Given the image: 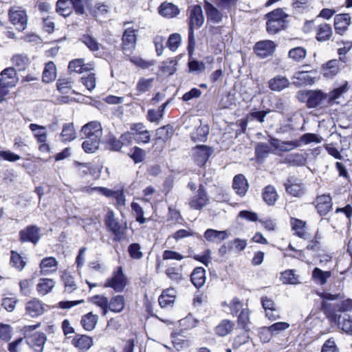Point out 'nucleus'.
Wrapping results in <instances>:
<instances>
[{"label": "nucleus", "mask_w": 352, "mask_h": 352, "mask_svg": "<svg viewBox=\"0 0 352 352\" xmlns=\"http://www.w3.org/2000/svg\"><path fill=\"white\" fill-rule=\"evenodd\" d=\"M126 285V278L122 267H119L118 270L113 273V277L107 280L105 287H111L116 292H121L124 289Z\"/></svg>", "instance_id": "nucleus-19"}, {"label": "nucleus", "mask_w": 352, "mask_h": 352, "mask_svg": "<svg viewBox=\"0 0 352 352\" xmlns=\"http://www.w3.org/2000/svg\"><path fill=\"white\" fill-rule=\"evenodd\" d=\"M9 17L17 30L23 31L26 28L28 19L24 10H21L19 8H12L9 10Z\"/></svg>", "instance_id": "nucleus-9"}, {"label": "nucleus", "mask_w": 352, "mask_h": 352, "mask_svg": "<svg viewBox=\"0 0 352 352\" xmlns=\"http://www.w3.org/2000/svg\"><path fill=\"white\" fill-rule=\"evenodd\" d=\"M82 147L86 153H93L99 147L100 140L95 138H85Z\"/></svg>", "instance_id": "nucleus-63"}, {"label": "nucleus", "mask_w": 352, "mask_h": 352, "mask_svg": "<svg viewBox=\"0 0 352 352\" xmlns=\"http://www.w3.org/2000/svg\"><path fill=\"white\" fill-rule=\"evenodd\" d=\"M174 129L172 126L167 124L155 130V142L165 143L173 135Z\"/></svg>", "instance_id": "nucleus-39"}, {"label": "nucleus", "mask_w": 352, "mask_h": 352, "mask_svg": "<svg viewBox=\"0 0 352 352\" xmlns=\"http://www.w3.org/2000/svg\"><path fill=\"white\" fill-rule=\"evenodd\" d=\"M56 76V67L53 62H49L45 65L43 72V80L45 82H50L55 80Z\"/></svg>", "instance_id": "nucleus-48"}, {"label": "nucleus", "mask_w": 352, "mask_h": 352, "mask_svg": "<svg viewBox=\"0 0 352 352\" xmlns=\"http://www.w3.org/2000/svg\"><path fill=\"white\" fill-rule=\"evenodd\" d=\"M312 204L320 217L327 214L333 208V201L330 194L317 195Z\"/></svg>", "instance_id": "nucleus-8"}, {"label": "nucleus", "mask_w": 352, "mask_h": 352, "mask_svg": "<svg viewBox=\"0 0 352 352\" xmlns=\"http://www.w3.org/2000/svg\"><path fill=\"white\" fill-rule=\"evenodd\" d=\"M89 301L98 307H100L102 310V314L105 316L108 312L109 300L108 298L104 296L96 295L91 297Z\"/></svg>", "instance_id": "nucleus-57"}, {"label": "nucleus", "mask_w": 352, "mask_h": 352, "mask_svg": "<svg viewBox=\"0 0 352 352\" xmlns=\"http://www.w3.org/2000/svg\"><path fill=\"white\" fill-rule=\"evenodd\" d=\"M102 130L100 122L92 121L84 125L81 129L82 138H95L100 140Z\"/></svg>", "instance_id": "nucleus-18"}, {"label": "nucleus", "mask_w": 352, "mask_h": 352, "mask_svg": "<svg viewBox=\"0 0 352 352\" xmlns=\"http://www.w3.org/2000/svg\"><path fill=\"white\" fill-rule=\"evenodd\" d=\"M242 331L236 335L232 342V346L234 349H237L242 345L248 343L250 340V329H241Z\"/></svg>", "instance_id": "nucleus-46"}, {"label": "nucleus", "mask_w": 352, "mask_h": 352, "mask_svg": "<svg viewBox=\"0 0 352 352\" xmlns=\"http://www.w3.org/2000/svg\"><path fill=\"white\" fill-rule=\"evenodd\" d=\"M124 307V298L122 296L117 295L109 302L108 310L113 312H120Z\"/></svg>", "instance_id": "nucleus-52"}, {"label": "nucleus", "mask_w": 352, "mask_h": 352, "mask_svg": "<svg viewBox=\"0 0 352 352\" xmlns=\"http://www.w3.org/2000/svg\"><path fill=\"white\" fill-rule=\"evenodd\" d=\"M306 97V106L309 109L316 108L327 100V94L320 89L307 91Z\"/></svg>", "instance_id": "nucleus-16"}, {"label": "nucleus", "mask_w": 352, "mask_h": 352, "mask_svg": "<svg viewBox=\"0 0 352 352\" xmlns=\"http://www.w3.org/2000/svg\"><path fill=\"white\" fill-rule=\"evenodd\" d=\"M289 15L283 8H277L264 15L266 32L269 34H276L285 30L289 26Z\"/></svg>", "instance_id": "nucleus-3"}, {"label": "nucleus", "mask_w": 352, "mask_h": 352, "mask_svg": "<svg viewBox=\"0 0 352 352\" xmlns=\"http://www.w3.org/2000/svg\"><path fill=\"white\" fill-rule=\"evenodd\" d=\"M84 191L91 192L93 191L98 192L104 196L116 199L117 204L120 206L125 205V196L122 190H112L105 187H94L90 189L85 188Z\"/></svg>", "instance_id": "nucleus-15"}, {"label": "nucleus", "mask_w": 352, "mask_h": 352, "mask_svg": "<svg viewBox=\"0 0 352 352\" xmlns=\"http://www.w3.org/2000/svg\"><path fill=\"white\" fill-rule=\"evenodd\" d=\"M61 138L63 142H70L76 138V132L72 123H67L63 125Z\"/></svg>", "instance_id": "nucleus-58"}, {"label": "nucleus", "mask_w": 352, "mask_h": 352, "mask_svg": "<svg viewBox=\"0 0 352 352\" xmlns=\"http://www.w3.org/2000/svg\"><path fill=\"white\" fill-rule=\"evenodd\" d=\"M98 316L97 315H94L91 312H89L82 318L81 324L85 330L91 331L95 328L98 322Z\"/></svg>", "instance_id": "nucleus-50"}, {"label": "nucleus", "mask_w": 352, "mask_h": 352, "mask_svg": "<svg viewBox=\"0 0 352 352\" xmlns=\"http://www.w3.org/2000/svg\"><path fill=\"white\" fill-rule=\"evenodd\" d=\"M10 264L12 267L16 268L18 271L21 272L24 269L26 265V262L23 259V258L18 252L12 250L10 252Z\"/></svg>", "instance_id": "nucleus-53"}, {"label": "nucleus", "mask_w": 352, "mask_h": 352, "mask_svg": "<svg viewBox=\"0 0 352 352\" xmlns=\"http://www.w3.org/2000/svg\"><path fill=\"white\" fill-rule=\"evenodd\" d=\"M280 280L283 284H296L298 282V276L294 270H286L280 273Z\"/></svg>", "instance_id": "nucleus-56"}, {"label": "nucleus", "mask_w": 352, "mask_h": 352, "mask_svg": "<svg viewBox=\"0 0 352 352\" xmlns=\"http://www.w3.org/2000/svg\"><path fill=\"white\" fill-rule=\"evenodd\" d=\"M158 12L164 17L172 19L179 14L180 10L176 5L165 1L158 8Z\"/></svg>", "instance_id": "nucleus-36"}, {"label": "nucleus", "mask_w": 352, "mask_h": 352, "mask_svg": "<svg viewBox=\"0 0 352 352\" xmlns=\"http://www.w3.org/2000/svg\"><path fill=\"white\" fill-rule=\"evenodd\" d=\"M331 276V271H323L318 267H315L311 274L313 281L320 285H324Z\"/></svg>", "instance_id": "nucleus-43"}, {"label": "nucleus", "mask_w": 352, "mask_h": 352, "mask_svg": "<svg viewBox=\"0 0 352 352\" xmlns=\"http://www.w3.org/2000/svg\"><path fill=\"white\" fill-rule=\"evenodd\" d=\"M189 236H195L197 239H201L202 236L199 233L193 232L190 229L189 230H185V229H180L175 232L172 234V237L175 241H179L180 239L189 237Z\"/></svg>", "instance_id": "nucleus-61"}, {"label": "nucleus", "mask_w": 352, "mask_h": 352, "mask_svg": "<svg viewBox=\"0 0 352 352\" xmlns=\"http://www.w3.org/2000/svg\"><path fill=\"white\" fill-rule=\"evenodd\" d=\"M232 188L240 197H244L249 188V184L243 174L235 175L232 181Z\"/></svg>", "instance_id": "nucleus-27"}, {"label": "nucleus", "mask_w": 352, "mask_h": 352, "mask_svg": "<svg viewBox=\"0 0 352 352\" xmlns=\"http://www.w3.org/2000/svg\"><path fill=\"white\" fill-rule=\"evenodd\" d=\"M289 223L295 236L302 239H307L308 233L306 230L307 222L305 221L296 217H290Z\"/></svg>", "instance_id": "nucleus-26"}, {"label": "nucleus", "mask_w": 352, "mask_h": 352, "mask_svg": "<svg viewBox=\"0 0 352 352\" xmlns=\"http://www.w3.org/2000/svg\"><path fill=\"white\" fill-rule=\"evenodd\" d=\"M155 272L158 274H164L172 282L175 283H181L184 279L183 265L168 264L164 261H156Z\"/></svg>", "instance_id": "nucleus-5"}, {"label": "nucleus", "mask_w": 352, "mask_h": 352, "mask_svg": "<svg viewBox=\"0 0 352 352\" xmlns=\"http://www.w3.org/2000/svg\"><path fill=\"white\" fill-rule=\"evenodd\" d=\"M209 197L203 184L198 187L197 195L192 196L189 201V206L194 210H201L209 204Z\"/></svg>", "instance_id": "nucleus-10"}, {"label": "nucleus", "mask_w": 352, "mask_h": 352, "mask_svg": "<svg viewBox=\"0 0 352 352\" xmlns=\"http://www.w3.org/2000/svg\"><path fill=\"white\" fill-rule=\"evenodd\" d=\"M346 66V65L341 63L337 58H333L322 64L321 74L325 79L332 80Z\"/></svg>", "instance_id": "nucleus-7"}, {"label": "nucleus", "mask_w": 352, "mask_h": 352, "mask_svg": "<svg viewBox=\"0 0 352 352\" xmlns=\"http://www.w3.org/2000/svg\"><path fill=\"white\" fill-rule=\"evenodd\" d=\"M251 311L248 305L245 306L244 309L241 310L237 316L236 323L239 329H250L249 325L251 324L250 321Z\"/></svg>", "instance_id": "nucleus-45"}, {"label": "nucleus", "mask_w": 352, "mask_h": 352, "mask_svg": "<svg viewBox=\"0 0 352 352\" xmlns=\"http://www.w3.org/2000/svg\"><path fill=\"white\" fill-rule=\"evenodd\" d=\"M193 160L199 167L205 166L212 153V149L207 145H197L194 147Z\"/></svg>", "instance_id": "nucleus-14"}, {"label": "nucleus", "mask_w": 352, "mask_h": 352, "mask_svg": "<svg viewBox=\"0 0 352 352\" xmlns=\"http://www.w3.org/2000/svg\"><path fill=\"white\" fill-rule=\"evenodd\" d=\"M351 23V17L349 13H340L334 16L333 28L335 33L343 36Z\"/></svg>", "instance_id": "nucleus-12"}, {"label": "nucleus", "mask_w": 352, "mask_h": 352, "mask_svg": "<svg viewBox=\"0 0 352 352\" xmlns=\"http://www.w3.org/2000/svg\"><path fill=\"white\" fill-rule=\"evenodd\" d=\"M0 81L9 87H14L19 81L16 72L12 67L4 69L0 74Z\"/></svg>", "instance_id": "nucleus-28"}, {"label": "nucleus", "mask_w": 352, "mask_h": 352, "mask_svg": "<svg viewBox=\"0 0 352 352\" xmlns=\"http://www.w3.org/2000/svg\"><path fill=\"white\" fill-rule=\"evenodd\" d=\"M204 236L208 242L219 243L228 237V233L226 230L219 231L209 228L205 231Z\"/></svg>", "instance_id": "nucleus-37"}, {"label": "nucleus", "mask_w": 352, "mask_h": 352, "mask_svg": "<svg viewBox=\"0 0 352 352\" xmlns=\"http://www.w3.org/2000/svg\"><path fill=\"white\" fill-rule=\"evenodd\" d=\"M62 280L64 283L65 292L72 293L78 289L74 277L69 274L65 272L62 276Z\"/></svg>", "instance_id": "nucleus-59"}, {"label": "nucleus", "mask_w": 352, "mask_h": 352, "mask_svg": "<svg viewBox=\"0 0 352 352\" xmlns=\"http://www.w3.org/2000/svg\"><path fill=\"white\" fill-rule=\"evenodd\" d=\"M58 262L54 257H45L40 263L39 267L41 274L46 276L51 273L56 272L57 270Z\"/></svg>", "instance_id": "nucleus-35"}, {"label": "nucleus", "mask_w": 352, "mask_h": 352, "mask_svg": "<svg viewBox=\"0 0 352 352\" xmlns=\"http://www.w3.org/2000/svg\"><path fill=\"white\" fill-rule=\"evenodd\" d=\"M91 52H97L100 50V44L97 40L89 34H83L80 38Z\"/></svg>", "instance_id": "nucleus-60"}, {"label": "nucleus", "mask_w": 352, "mask_h": 352, "mask_svg": "<svg viewBox=\"0 0 352 352\" xmlns=\"http://www.w3.org/2000/svg\"><path fill=\"white\" fill-rule=\"evenodd\" d=\"M307 56V51L302 46L293 47L288 52V58L296 63H302Z\"/></svg>", "instance_id": "nucleus-42"}, {"label": "nucleus", "mask_w": 352, "mask_h": 352, "mask_svg": "<svg viewBox=\"0 0 352 352\" xmlns=\"http://www.w3.org/2000/svg\"><path fill=\"white\" fill-rule=\"evenodd\" d=\"M130 130L133 132L135 140L138 143H147L150 140V133L142 123L131 124Z\"/></svg>", "instance_id": "nucleus-22"}, {"label": "nucleus", "mask_w": 352, "mask_h": 352, "mask_svg": "<svg viewBox=\"0 0 352 352\" xmlns=\"http://www.w3.org/2000/svg\"><path fill=\"white\" fill-rule=\"evenodd\" d=\"M318 295L322 299L320 309L324 314L329 322L338 324L341 320L340 313L350 310L352 308V300L346 299L339 302H330L329 300H336L344 297L340 293L318 292Z\"/></svg>", "instance_id": "nucleus-1"}, {"label": "nucleus", "mask_w": 352, "mask_h": 352, "mask_svg": "<svg viewBox=\"0 0 352 352\" xmlns=\"http://www.w3.org/2000/svg\"><path fill=\"white\" fill-rule=\"evenodd\" d=\"M94 65L92 63H85L83 58H77L69 63L68 69L71 72L83 73L94 69Z\"/></svg>", "instance_id": "nucleus-29"}, {"label": "nucleus", "mask_w": 352, "mask_h": 352, "mask_svg": "<svg viewBox=\"0 0 352 352\" xmlns=\"http://www.w3.org/2000/svg\"><path fill=\"white\" fill-rule=\"evenodd\" d=\"M276 47L274 41L263 40L256 42L253 47V50L258 57L265 58L273 54Z\"/></svg>", "instance_id": "nucleus-11"}, {"label": "nucleus", "mask_w": 352, "mask_h": 352, "mask_svg": "<svg viewBox=\"0 0 352 352\" xmlns=\"http://www.w3.org/2000/svg\"><path fill=\"white\" fill-rule=\"evenodd\" d=\"M320 139L315 133H307L301 135L299 140L284 142L283 144L289 147V149L300 146L302 144H308L312 142L318 143Z\"/></svg>", "instance_id": "nucleus-23"}, {"label": "nucleus", "mask_w": 352, "mask_h": 352, "mask_svg": "<svg viewBox=\"0 0 352 352\" xmlns=\"http://www.w3.org/2000/svg\"><path fill=\"white\" fill-rule=\"evenodd\" d=\"M289 81L285 76H276L268 81L269 88L272 91H280L289 85Z\"/></svg>", "instance_id": "nucleus-38"}, {"label": "nucleus", "mask_w": 352, "mask_h": 352, "mask_svg": "<svg viewBox=\"0 0 352 352\" xmlns=\"http://www.w3.org/2000/svg\"><path fill=\"white\" fill-rule=\"evenodd\" d=\"M176 298V292L172 288L164 289L158 298L159 305L162 308L173 306Z\"/></svg>", "instance_id": "nucleus-34"}, {"label": "nucleus", "mask_w": 352, "mask_h": 352, "mask_svg": "<svg viewBox=\"0 0 352 352\" xmlns=\"http://www.w3.org/2000/svg\"><path fill=\"white\" fill-rule=\"evenodd\" d=\"M261 196L263 201L268 206H274L279 197L276 188L271 184H269L263 188Z\"/></svg>", "instance_id": "nucleus-31"}, {"label": "nucleus", "mask_w": 352, "mask_h": 352, "mask_svg": "<svg viewBox=\"0 0 352 352\" xmlns=\"http://www.w3.org/2000/svg\"><path fill=\"white\" fill-rule=\"evenodd\" d=\"M190 280L197 289L204 287L206 281V271L203 267H195L190 274Z\"/></svg>", "instance_id": "nucleus-24"}, {"label": "nucleus", "mask_w": 352, "mask_h": 352, "mask_svg": "<svg viewBox=\"0 0 352 352\" xmlns=\"http://www.w3.org/2000/svg\"><path fill=\"white\" fill-rule=\"evenodd\" d=\"M286 192L290 196L300 197L305 193L303 184L295 177H289L284 183Z\"/></svg>", "instance_id": "nucleus-13"}, {"label": "nucleus", "mask_w": 352, "mask_h": 352, "mask_svg": "<svg viewBox=\"0 0 352 352\" xmlns=\"http://www.w3.org/2000/svg\"><path fill=\"white\" fill-rule=\"evenodd\" d=\"M72 344L80 352L88 351L93 345V340L86 335H76L72 340Z\"/></svg>", "instance_id": "nucleus-33"}, {"label": "nucleus", "mask_w": 352, "mask_h": 352, "mask_svg": "<svg viewBox=\"0 0 352 352\" xmlns=\"http://www.w3.org/2000/svg\"><path fill=\"white\" fill-rule=\"evenodd\" d=\"M104 223L107 229L114 235V240L121 241L124 239L126 226L116 218L115 213L113 210H108L105 214Z\"/></svg>", "instance_id": "nucleus-6"}, {"label": "nucleus", "mask_w": 352, "mask_h": 352, "mask_svg": "<svg viewBox=\"0 0 352 352\" xmlns=\"http://www.w3.org/2000/svg\"><path fill=\"white\" fill-rule=\"evenodd\" d=\"M45 312L44 304L37 298H33L25 304V315L31 318L41 316Z\"/></svg>", "instance_id": "nucleus-20"}, {"label": "nucleus", "mask_w": 352, "mask_h": 352, "mask_svg": "<svg viewBox=\"0 0 352 352\" xmlns=\"http://www.w3.org/2000/svg\"><path fill=\"white\" fill-rule=\"evenodd\" d=\"M188 44L187 50L190 57H192L195 45V30L199 29L204 23V16L201 6L199 4L192 5L188 7Z\"/></svg>", "instance_id": "nucleus-2"}, {"label": "nucleus", "mask_w": 352, "mask_h": 352, "mask_svg": "<svg viewBox=\"0 0 352 352\" xmlns=\"http://www.w3.org/2000/svg\"><path fill=\"white\" fill-rule=\"evenodd\" d=\"M307 160V153H294L286 156L285 162L289 166H302L305 165Z\"/></svg>", "instance_id": "nucleus-41"}, {"label": "nucleus", "mask_w": 352, "mask_h": 352, "mask_svg": "<svg viewBox=\"0 0 352 352\" xmlns=\"http://www.w3.org/2000/svg\"><path fill=\"white\" fill-rule=\"evenodd\" d=\"M235 327V322L230 319H223L214 327V331L219 337H226L230 334Z\"/></svg>", "instance_id": "nucleus-32"}, {"label": "nucleus", "mask_w": 352, "mask_h": 352, "mask_svg": "<svg viewBox=\"0 0 352 352\" xmlns=\"http://www.w3.org/2000/svg\"><path fill=\"white\" fill-rule=\"evenodd\" d=\"M56 285L55 281L51 278H41L36 285V291L39 295L45 296L52 291Z\"/></svg>", "instance_id": "nucleus-44"}, {"label": "nucleus", "mask_w": 352, "mask_h": 352, "mask_svg": "<svg viewBox=\"0 0 352 352\" xmlns=\"http://www.w3.org/2000/svg\"><path fill=\"white\" fill-rule=\"evenodd\" d=\"M11 62L19 71L25 70L30 63L26 55L20 54H14L11 58Z\"/></svg>", "instance_id": "nucleus-49"}, {"label": "nucleus", "mask_w": 352, "mask_h": 352, "mask_svg": "<svg viewBox=\"0 0 352 352\" xmlns=\"http://www.w3.org/2000/svg\"><path fill=\"white\" fill-rule=\"evenodd\" d=\"M72 4L71 0H58L56 12L64 17L69 16L72 12Z\"/></svg>", "instance_id": "nucleus-47"}, {"label": "nucleus", "mask_w": 352, "mask_h": 352, "mask_svg": "<svg viewBox=\"0 0 352 352\" xmlns=\"http://www.w3.org/2000/svg\"><path fill=\"white\" fill-rule=\"evenodd\" d=\"M271 151L270 146L263 142L258 143L255 146V155L258 160L265 158Z\"/></svg>", "instance_id": "nucleus-64"}, {"label": "nucleus", "mask_w": 352, "mask_h": 352, "mask_svg": "<svg viewBox=\"0 0 352 352\" xmlns=\"http://www.w3.org/2000/svg\"><path fill=\"white\" fill-rule=\"evenodd\" d=\"M349 89L348 81H344L340 87L331 90L327 94L328 105L331 106L334 104L335 100L340 98L341 96Z\"/></svg>", "instance_id": "nucleus-40"}, {"label": "nucleus", "mask_w": 352, "mask_h": 352, "mask_svg": "<svg viewBox=\"0 0 352 352\" xmlns=\"http://www.w3.org/2000/svg\"><path fill=\"white\" fill-rule=\"evenodd\" d=\"M289 324L286 322H278L272 324L269 327H265L262 329L261 333L268 332L272 336L274 333H279L289 328Z\"/></svg>", "instance_id": "nucleus-55"}, {"label": "nucleus", "mask_w": 352, "mask_h": 352, "mask_svg": "<svg viewBox=\"0 0 352 352\" xmlns=\"http://www.w3.org/2000/svg\"><path fill=\"white\" fill-rule=\"evenodd\" d=\"M322 235L318 230L315 232L314 237L310 241H309L308 244L306 246V249L313 252H319L322 250Z\"/></svg>", "instance_id": "nucleus-54"}, {"label": "nucleus", "mask_w": 352, "mask_h": 352, "mask_svg": "<svg viewBox=\"0 0 352 352\" xmlns=\"http://www.w3.org/2000/svg\"><path fill=\"white\" fill-rule=\"evenodd\" d=\"M302 31L305 34L314 33L315 39L320 43L329 42L333 36L332 25L324 21H319L316 18L305 20Z\"/></svg>", "instance_id": "nucleus-4"}, {"label": "nucleus", "mask_w": 352, "mask_h": 352, "mask_svg": "<svg viewBox=\"0 0 352 352\" xmlns=\"http://www.w3.org/2000/svg\"><path fill=\"white\" fill-rule=\"evenodd\" d=\"M176 71L175 63L173 60H166L162 62L159 67V73L164 76H170Z\"/></svg>", "instance_id": "nucleus-62"}, {"label": "nucleus", "mask_w": 352, "mask_h": 352, "mask_svg": "<svg viewBox=\"0 0 352 352\" xmlns=\"http://www.w3.org/2000/svg\"><path fill=\"white\" fill-rule=\"evenodd\" d=\"M47 336L44 333H36L28 338V344L35 352H43Z\"/></svg>", "instance_id": "nucleus-30"}, {"label": "nucleus", "mask_w": 352, "mask_h": 352, "mask_svg": "<svg viewBox=\"0 0 352 352\" xmlns=\"http://www.w3.org/2000/svg\"><path fill=\"white\" fill-rule=\"evenodd\" d=\"M204 8L208 22L219 23L222 21L223 13L210 2L205 0L204 1Z\"/></svg>", "instance_id": "nucleus-25"}, {"label": "nucleus", "mask_w": 352, "mask_h": 352, "mask_svg": "<svg viewBox=\"0 0 352 352\" xmlns=\"http://www.w3.org/2000/svg\"><path fill=\"white\" fill-rule=\"evenodd\" d=\"M136 43L135 30L126 29L122 36V50L126 56H130Z\"/></svg>", "instance_id": "nucleus-21"}, {"label": "nucleus", "mask_w": 352, "mask_h": 352, "mask_svg": "<svg viewBox=\"0 0 352 352\" xmlns=\"http://www.w3.org/2000/svg\"><path fill=\"white\" fill-rule=\"evenodd\" d=\"M41 228L36 226L31 225L19 232L21 242H31L36 244L41 238Z\"/></svg>", "instance_id": "nucleus-17"}, {"label": "nucleus", "mask_w": 352, "mask_h": 352, "mask_svg": "<svg viewBox=\"0 0 352 352\" xmlns=\"http://www.w3.org/2000/svg\"><path fill=\"white\" fill-rule=\"evenodd\" d=\"M30 129L34 133V136L38 142H44L47 141V131L45 126L36 124H30Z\"/></svg>", "instance_id": "nucleus-51"}]
</instances>
